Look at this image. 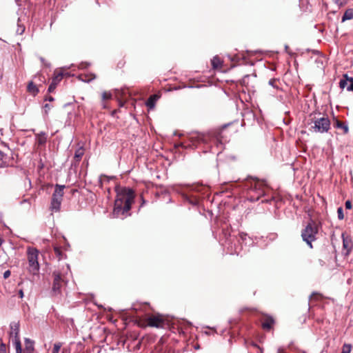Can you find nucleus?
Masks as SVG:
<instances>
[{
	"label": "nucleus",
	"instance_id": "nucleus-1",
	"mask_svg": "<svg viewBox=\"0 0 353 353\" xmlns=\"http://www.w3.org/2000/svg\"><path fill=\"white\" fill-rule=\"evenodd\" d=\"M134 192L131 188H123L118 191L113 210L114 217L130 215L129 211L134 202Z\"/></svg>",
	"mask_w": 353,
	"mask_h": 353
},
{
	"label": "nucleus",
	"instance_id": "nucleus-2",
	"mask_svg": "<svg viewBox=\"0 0 353 353\" xmlns=\"http://www.w3.org/2000/svg\"><path fill=\"white\" fill-rule=\"evenodd\" d=\"M53 282L50 295L54 299H60L62 296L61 288L68 283L65 276L59 271H54L52 273Z\"/></svg>",
	"mask_w": 353,
	"mask_h": 353
},
{
	"label": "nucleus",
	"instance_id": "nucleus-3",
	"mask_svg": "<svg viewBox=\"0 0 353 353\" xmlns=\"http://www.w3.org/2000/svg\"><path fill=\"white\" fill-rule=\"evenodd\" d=\"M319 232V225L311 220L301 232V237L310 248H312V243L316 240Z\"/></svg>",
	"mask_w": 353,
	"mask_h": 353
},
{
	"label": "nucleus",
	"instance_id": "nucleus-4",
	"mask_svg": "<svg viewBox=\"0 0 353 353\" xmlns=\"http://www.w3.org/2000/svg\"><path fill=\"white\" fill-rule=\"evenodd\" d=\"M64 185L57 184L55 185L54 191L52 195L50 210L52 212H59L61 208V202L63 201V196L64 194Z\"/></svg>",
	"mask_w": 353,
	"mask_h": 353
},
{
	"label": "nucleus",
	"instance_id": "nucleus-5",
	"mask_svg": "<svg viewBox=\"0 0 353 353\" xmlns=\"http://www.w3.org/2000/svg\"><path fill=\"white\" fill-rule=\"evenodd\" d=\"M39 252L34 248H28V271L33 275L37 274L39 270V265L38 262Z\"/></svg>",
	"mask_w": 353,
	"mask_h": 353
},
{
	"label": "nucleus",
	"instance_id": "nucleus-6",
	"mask_svg": "<svg viewBox=\"0 0 353 353\" xmlns=\"http://www.w3.org/2000/svg\"><path fill=\"white\" fill-rule=\"evenodd\" d=\"M312 123L314 125L311 127L315 132L325 133L330 129V121L327 117H322L320 118L314 117L312 119Z\"/></svg>",
	"mask_w": 353,
	"mask_h": 353
},
{
	"label": "nucleus",
	"instance_id": "nucleus-7",
	"mask_svg": "<svg viewBox=\"0 0 353 353\" xmlns=\"http://www.w3.org/2000/svg\"><path fill=\"white\" fill-rule=\"evenodd\" d=\"M10 336L12 339L16 352L21 353V341L19 338V323L13 321L10 325Z\"/></svg>",
	"mask_w": 353,
	"mask_h": 353
},
{
	"label": "nucleus",
	"instance_id": "nucleus-8",
	"mask_svg": "<svg viewBox=\"0 0 353 353\" xmlns=\"http://www.w3.org/2000/svg\"><path fill=\"white\" fill-rule=\"evenodd\" d=\"M148 325L157 328L163 327L165 320L160 314L152 315L147 319Z\"/></svg>",
	"mask_w": 353,
	"mask_h": 353
},
{
	"label": "nucleus",
	"instance_id": "nucleus-9",
	"mask_svg": "<svg viewBox=\"0 0 353 353\" xmlns=\"http://www.w3.org/2000/svg\"><path fill=\"white\" fill-rule=\"evenodd\" d=\"M250 179L254 180V183L250 182V185H248V183H250L249 179H247L245 185L250 190H253L254 191L259 192V195H262L263 190L261 188L263 186V182L259 181V180L257 179L250 178Z\"/></svg>",
	"mask_w": 353,
	"mask_h": 353
},
{
	"label": "nucleus",
	"instance_id": "nucleus-10",
	"mask_svg": "<svg viewBox=\"0 0 353 353\" xmlns=\"http://www.w3.org/2000/svg\"><path fill=\"white\" fill-rule=\"evenodd\" d=\"M343 237V254L344 256H347L352 248L353 243L352 239L348 236H345L344 234L342 235Z\"/></svg>",
	"mask_w": 353,
	"mask_h": 353
},
{
	"label": "nucleus",
	"instance_id": "nucleus-11",
	"mask_svg": "<svg viewBox=\"0 0 353 353\" xmlns=\"http://www.w3.org/2000/svg\"><path fill=\"white\" fill-rule=\"evenodd\" d=\"M63 73L61 72H54V77L52 79V82L50 83V85H49L48 87V92H52L57 84L61 81V79H63Z\"/></svg>",
	"mask_w": 353,
	"mask_h": 353
},
{
	"label": "nucleus",
	"instance_id": "nucleus-12",
	"mask_svg": "<svg viewBox=\"0 0 353 353\" xmlns=\"http://www.w3.org/2000/svg\"><path fill=\"white\" fill-rule=\"evenodd\" d=\"M199 139H201L202 141L205 142L207 141L208 139L214 138L216 141H219L221 137V131L220 130H215L214 132H209L208 135L205 134H201L199 135Z\"/></svg>",
	"mask_w": 353,
	"mask_h": 353
},
{
	"label": "nucleus",
	"instance_id": "nucleus-13",
	"mask_svg": "<svg viewBox=\"0 0 353 353\" xmlns=\"http://www.w3.org/2000/svg\"><path fill=\"white\" fill-rule=\"evenodd\" d=\"M274 323V320L271 316H265L262 322V327L264 330H270Z\"/></svg>",
	"mask_w": 353,
	"mask_h": 353
},
{
	"label": "nucleus",
	"instance_id": "nucleus-14",
	"mask_svg": "<svg viewBox=\"0 0 353 353\" xmlns=\"http://www.w3.org/2000/svg\"><path fill=\"white\" fill-rule=\"evenodd\" d=\"M27 90L28 92L35 96L39 92V89L36 84L32 81H30L28 84Z\"/></svg>",
	"mask_w": 353,
	"mask_h": 353
},
{
	"label": "nucleus",
	"instance_id": "nucleus-15",
	"mask_svg": "<svg viewBox=\"0 0 353 353\" xmlns=\"http://www.w3.org/2000/svg\"><path fill=\"white\" fill-rule=\"evenodd\" d=\"M0 160L1 161V164H0V167H6L9 164V161H8V154L2 151V150H0Z\"/></svg>",
	"mask_w": 353,
	"mask_h": 353
},
{
	"label": "nucleus",
	"instance_id": "nucleus-16",
	"mask_svg": "<svg viewBox=\"0 0 353 353\" xmlns=\"http://www.w3.org/2000/svg\"><path fill=\"white\" fill-rule=\"evenodd\" d=\"M211 63L214 69H219L222 67L223 61L218 56H215L211 60Z\"/></svg>",
	"mask_w": 353,
	"mask_h": 353
},
{
	"label": "nucleus",
	"instance_id": "nucleus-17",
	"mask_svg": "<svg viewBox=\"0 0 353 353\" xmlns=\"http://www.w3.org/2000/svg\"><path fill=\"white\" fill-rule=\"evenodd\" d=\"M159 99V96H157V94H152L151 95L147 100L146 101V105L150 108V109H152L154 105H155V103L156 101H157V99Z\"/></svg>",
	"mask_w": 353,
	"mask_h": 353
},
{
	"label": "nucleus",
	"instance_id": "nucleus-18",
	"mask_svg": "<svg viewBox=\"0 0 353 353\" xmlns=\"http://www.w3.org/2000/svg\"><path fill=\"white\" fill-rule=\"evenodd\" d=\"M184 199L185 201H187L188 203H190L192 205H197L199 204V198L196 196L193 195H185Z\"/></svg>",
	"mask_w": 353,
	"mask_h": 353
},
{
	"label": "nucleus",
	"instance_id": "nucleus-19",
	"mask_svg": "<svg viewBox=\"0 0 353 353\" xmlns=\"http://www.w3.org/2000/svg\"><path fill=\"white\" fill-rule=\"evenodd\" d=\"M46 137L44 132H41L37 134L36 141L39 145H43L46 143Z\"/></svg>",
	"mask_w": 353,
	"mask_h": 353
},
{
	"label": "nucleus",
	"instance_id": "nucleus-20",
	"mask_svg": "<svg viewBox=\"0 0 353 353\" xmlns=\"http://www.w3.org/2000/svg\"><path fill=\"white\" fill-rule=\"evenodd\" d=\"M335 127L337 128H341L343 130V132L347 134L349 131L348 126L343 122L336 120L335 122Z\"/></svg>",
	"mask_w": 353,
	"mask_h": 353
},
{
	"label": "nucleus",
	"instance_id": "nucleus-21",
	"mask_svg": "<svg viewBox=\"0 0 353 353\" xmlns=\"http://www.w3.org/2000/svg\"><path fill=\"white\" fill-rule=\"evenodd\" d=\"M353 19V9L350 8L345 10L343 16L342 17V21L350 20Z\"/></svg>",
	"mask_w": 353,
	"mask_h": 353
},
{
	"label": "nucleus",
	"instance_id": "nucleus-22",
	"mask_svg": "<svg viewBox=\"0 0 353 353\" xmlns=\"http://www.w3.org/2000/svg\"><path fill=\"white\" fill-rule=\"evenodd\" d=\"M24 350H31V351L34 352V341H32L30 339L26 338L25 339V348H24Z\"/></svg>",
	"mask_w": 353,
	"mask_h": 353
},
{
	"label": "nucleus",
	"instance_id": "nucleus-23",
	"mask_svg": "<svg viewBox=\"0 0 353 353\" xmlns=\"http://www.w3.org/2000/svg\"><path fill=\"white\" fill-rule=\"evenodd\" d=\"M84 154V149L82 147L79 148L74 153V159L77 161H79Z\"/></svg>",
	"mask_w": 353,
	"mask_h": 353
},
{
	"label": "nucleus",
	"instance_id": "nucleus-24",
	"mask_svg": "<svg viewBox=\"0 0 353 353\" xmlns=\"http://www.w3.org/2000/svg\"><path fill=\"white\" fill-rule=\"evenodd\" d=\"M350 77L347 76V74H343V78L340 80L339 87L341 89L345 88L347 85V82H349V79Z\"/></svg>",
	"mask_w": 353,
	"mask_h": 353
},
{
	"label": "nucleus",
	"instance_id": "nucleus-25",
	"mask_svg": "<svg viewBox=\"0 0 353 353\" xmlns=\"http://www.w3.org/2000/svg\"><path fill=\"white\" fill-rule=\"evenodd\" d=\"M279 80L278 79H271L268 84L275 89H279Z\"/></svg>",
	"mask_w": 353,
	"mask_h": 353
},
{
	"label": "nucleus",
	"instance_id": "nucleus-26",
	"mask_svg": "<svg viewBox=\"0 0 353 353\" xmlns=\"http://www.w3.org/2000/svg\"><path fill=\"white\" fill-rule=\"evenodd\" d=\"M62 344L61 343H56L54 344L52 353H59Z\"/></svg>",
	"mask_w": 353,
	"mask_h": 353
},
{
	"label": "nucleus",
	"instance_id": "nucleus-27",
	"mask_svg": "<svg viewBox=\"0 0 353 353\" xmlns=\"http://www.w3.org/2000/svg\"><path fill=\"white\" fill-rule=\"evenodd\" d=\"M54 254H56L57 257L59 259V260H60L61 259L62 254H63L60 248L59 247L55 246L54 248Z\"/></svg>",
	"mask_w": 353,
	"mask_h": 353
},
{
	"label": "nucleus",
	"instance_id": "nucleus-28",
	"mask_svg": "<svg viewBox=\"0 0 353 353\" xmlns=\"http://www.w3.org/2000/svg\"><path fill=\"white\" fill-rule=\"evenodd\" d=\"M323 296L322 294L318 293V292H312V294L310 295V299H315V300H318L320 298H322Z\"/></svg>",
	"mask_w": 353,
	"mask_h": 353
},
{
	"label": "nucleus",
	"instance_id": "nucleus-29",
	"mask_svg": "<svg viewBox=\"0 0 353 353\" xmlns=\"http://www.w3.org/2000/svg\"><path fill=\"white\" fill-rule=\"evenodd\" d=\"M337 214H338V218L340 220H342L344 218V214H343V208L341 207L337 209Z\"/></svg>",
	"mask_w": 353,
	"mask_h": 353
},
{
	"label": "nucleus",
	"instance_id": "nucleus-30",
	"mask_svg": "<svg viewBox=\"0 0 353 353\" xmlns=\"http://www.w3.org/2000/svg\"><path fill=\"white\" fill-rule=\"evenodd\" d=\"M351 345L345 344L343 347L342 353H350Z\"/></svg>",
	"mask_w": 353,
	"mask_h": 353
},
{
	"label": "nucleus",
	"instance_id": "nucleus-31",
	"mask_svg": "<svg viewBox=\"0 0 353 353\" xmlns=\"http://www.w3.org/2000/svg\"><path fill=\"white\" fill-rule=\"evenodd\" d=\"M111 97H112V94L110 92H104L102 94L103 100H108V99H111Z\"/></svg>",
	"mask_w": 353,
	"mask_h": 353
},
{
	"label": "nucleus",
	"instance_id": "nucleus-32",
	"mask_svg": "<svg viewBox=\"0 0 353 353\" xmlns=\"http://www.w3.org/2000/svg\"><path fill=\"white\" fill-rule=\"evenodd\" d=\"M349 82L350 83L347 86V90L353 92V77L349 79Z\"/></svg>",
	"mask_w": 353,
	"mask_h": 353
},
{
	"label": "nucleus",
	"instance_id": "nucleus-33",
	"mask_svg": "<svg viewBox=\"0 0 353 353\" xmlns=\"http://www.w3.org/2000/svg\"><path fill=\"white\" fill-rule=\"evenodd\" d=\"M0 353H8L6 345L3 343L0 344Z\"/></svg>",
	"mask_w": 353,
	"mask_h": 353
},
{
	"label": "nucleus",
	"instance_id": "nucleus-34",
	"mask_svg": "<svg viewBox=\"0 0 353 353\" xmlns=\"http://www.w3.org/2000/svg\"><path fill=\"white\" fill-rule=\"evenodd\" d=\"M25 31V27L23 26L18 25V29L17 30V33L19 34H22Z\"/></svg>",
	"mask_w": 353,
	"mask_h": 353
},
{
	"label": "nucleus",
	"instance_id": "nucleus-35",
	"mask_svg": "<svg viewBox=\"0 0 353 353\" xmlns=\"http://www.w3.org/2000/svg\"><path fill=\"white\" fill-rule=\"evenodd\" d=\"M345 205L346 209H351L352 207V202L349 200L346 201Z\"/></svg>",
	"mask_w": 353,
	"mask_h": 353
},
{
	"label": "nucleus",
	"instance_id": "nucleus-36",
	"mask_svg": "<svg viewBox=\"0 0 353 353\" xmlns=\"http://www.w3.org/2000/svg\"><path fill=\"white\" fill-rule=\"evenodd\" d=\"M10 270H6L4 273H3V278L4 279H8L10 276Z\"/></svg>",
	"mask_w": 353,
	"mask_h": 353
},
{
	"label": "nucleus",
	"instance_id": "nucleus-37",
	"mask_svg": "<svg viewBox=\"0 0 353 353\" xmlns=\"http://www.w3.org/2000/svg\"><path fill=\"white\" fill-rule=\"evenodd\" d=\"M39 59H40L41 62L43 64H44L45 65H46V66H49V65H50V64H49V63H46V60H45V59H44V58H43V57H40V58H39Z\"/></svg>",
	"mask_w": 353,
	"mask_h": 353
},
{
	"label": "nucleus",
	"instance_id": "nucleus-38",
	"mask_svg": "<svg viewBox=\"0 0 353 353\" xmlns=\"http://www.w3.org/2000/svg\"><path fill=\"white\" fill-rule=\"evenodd\" d=\"M50 108H51V106L48 103L45 104L44 109H45V111L46 113L48 112V110H50Z\"/></svg>",
	"mask_w": 353,
	"mask_h": 353
},
{
	"label": "nucleus",
	"instance_id": "nucleus-39",
	"mask_svg": "<svg viewBox=\"0 0 353 353\" xmlns=\"http://www.w3.org/2000/svg\"><path fill=\"white\" fill-rule=\"evenodd\" d=\"M33 352H34L31 351V350H23L22 347H21V353H33ZM16 353H18V352H16Z\"/></svg>",
	"mask_w": 353,
	"mask_h": 353
},
{
	"label": "nucleus",
	"instance_id": "nucleus-40",
	"mask_svg": "<svg viewBox=\"0 0 353 353\" xmlns=\"http://www.w3.org/2000/svg\"><path fill=\"white\" fill-rule=\"evenodd\" d=\"M18 294H19V296L22 299L23 297V296H24L23 289H20L19 290Z\"/></svg>",
	"mask_w": 353,
	"mask_h": 353
},
{
	"label": "nucleus",
	"instance_id": "nucleus-41",
	"mask_svg": "<svg viewBox=\"0 0 353 353\" xmlns=\"http://www.w3.org/2000/svg\"><path fill=\"white\" fill-rule=\"evenodd\" d=\"M45 101H53L54 98L52 96H48L45 98Z\"/></svg>",
	"mask_w": 353,
	"mask_h": 353
},
{
	"label": "nucleus",
	"instance_id": "nucleus-42",
	"mask_svg": "<svg viewBox=\"0 0 353 353\" xmlns=\"http://www.w3.org/2000/svg\"><path fill=\"white\" fill-rule=\"evenodd\" d=\"M246 236V234H244V233H241L240 234V237L243 240L245 239V237Z\"/></svg>",
	"mask_w": 353,
	"mask_h": 353
},
{
	"label": "nucleus",
	"instance_id": "nucleus-43",
	"mask_svg": "<svg viewBox=\"0 0 353 353\" xmlns=\"http://www.w3.org/2000/svg\"><path fill=\"white\" fill-rule=\"evenodd\" d=\"M252 345L254 347H256L259 348V350H260V352L262 353V350L256 343H252Z\"/></svg>",
	"mask_w": 353,
	"mask_h": 353
},
{
	"label": "nucleus",
	"instance_id": "nucleus-44",
	"mask_svg": "<svg viewBox=\"0 0 353 353\" xmlns=\"http://www.w3.org/2000/svg\"><path fill=\"white\" fill-rule=\"evenodd\" d=\"M334 1L336 3H337V4H340V5H341V4H342V3H341V0H334Z\"/></svg>",
	"mask_w": 353,
	"mask_h": 353
},
{
	"label": "nucleus",
	"instance_id": "nucleus-45",
	"mask_svg": "<svg viewBox=\"0 0 353 353\" xmlns=\"http://www.w3.org/2000/svg\"><path fill=\"white\" fill-rule=\"evenodd\" d=\"M37 78H38V79H40L41 78V76L40 74H38V75H37V76H35V77H34V79H37Z\"/></svg>",
	"mask_w": 353,
	"mask_h": 353
},
{
	"label": "nucleus",
	"instance_id": "nucleus-46",
	"mask_svg": "<svg viewBox=\"0 0 353 353\" xmlns=\"http://www.w3.org/2000/svg\"><path fill=\"white\" fill-rule=\"evenodd\" d=\"M2 242H3V240L1 239V238L0 237V246L2 244Z\"/></svg>",
	"mask_w": 353,
	"mask_h": 353
},
{
	"label": "nucleus",
	"instance_id": "nucleus-47",
	"mask_svg": "<svg viewBox=\"0 0 353 353\" xmlns=\"http://www.w3.org/2000/svg\"><path fill=\"white\" fill-rule=\"evenodd\" d=\"M95 79V75H94V74L92 75V79Z\"/></svg>",
	"mask_w": 353,
	"mask_h": 353
},
{
	"label": "nucleus",
	"instance_id": "nucleus-48",
	"mask_svg": "<svg viewBox=\"0 0 353 353\" xmlns=\"http://www.w3.org/2000/svg\"><path fill=\"white\" fill-rule=\"evenodd\" d=\"M5 147L8 148V149L9 150V148L6 144H5Z\"/></svg>",
	"mask_w": 353,
	"mask_h": 353
},
{
	"label": "nucleus",
	"instance_id": "nucleus-49",
	"mask_svg": "<svg viewBox=\"0 0 353 353\" xmlns=\"http://www.w3.org/2000/svg\"><path fill=\"white\" fill-rule=\"evenodd\" d=\"M143 203H145V200L142 198Z\"/></svg>",
	"mask_w": 353,
	"mask_h": 353
},
{
	"label": "nucleus",
	"instance_id": "nucleus-50",
	"mask_svg": "<svg viewBox=\"0 0 353 353\" xmlns=\"http://www.w3.org/2000/svg\"><path fill=\"white\" fill-rule=\"evenodd\" d=\"M125 216H121V219H123V217H125ZM121 217V216H119Z\"/></svg>",
	"mask_w": 353,
	"mask_h": 353
},
{
	"label": "nucleus",
	"instance_id": "nucleus-51",
	"mask_svg": "<svg viewBox=\"0 0 353 353\" xmlns=\"http://www.w3.org/2000/svg\"><path fill=\"white\" fill-rule=\"evenodd\" d=\"M62 353H64V352H63Z\"/></svg>",
	"mask_w": 353,
	"mask_h": 353
}]
</instances>
